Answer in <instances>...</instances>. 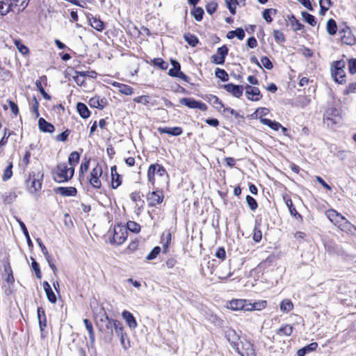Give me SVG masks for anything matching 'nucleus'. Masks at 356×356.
Here are the masks:
<instances>
[{"label":"nucleus","instance_id":"1","mask_svg":"<svg viewBox=\"0 0 356 356\" xmlns=\"http://www.w3.org/2000/svg\"><path fill=\"white\" fill-rule=\"evenodd\" d=\"M327 218L341 230L349 232L354 227L343 216L334 209H329L325 212Z\"/></svg>","mask_w":356,"mask_h":356},{"label":"nucleus","instance_id":"2","mask_svg":"<svg viewBox=\"0 0 356 356\" xmlns=\"http://www.w3.org/2000/svg\"><path fill=\"white\" fill-rule=\"evenodd\" d=\"M117 320L110 318L107 316L105 312L101 315L99 319L97 321V325L100 332L105 333V337L108 340L111 341L113 337V323Z\"/></svg>","mask_w":356,"mask_h":356},{"label":"nucleus","instance_id":"3","mask_svg":"<svg viewBox=\"0 0 356 356\" xmlns=\"http://www.w3.org/2000/svg\"><path fill=\"white\" fill-rule=\"evenodd\" d=\"M74 173V168L67 167L66 163H59L57 165L53 174L54 180L58 183H64L70 180Z\"/></svg>","mask_w":356,"mask_h":356},{"label":"nucleus","instance_id":"4","mask_svg":"<svg viewBox=\"0 0 356 356\" xmlns=\"http://www.w3.org/2000/svg\"><path fill=\"white\" fill-rule=\"evenodd\" d=\"M346 62L343 60L333 62L331 66V74L334 81L340 84L346 83Z\"/></svg>","mask_w":356,"mask_h":356},{"label":"nucleus","instance_id":"5","mask_svg":"<svg viewBox=\"0 0 356 356\" xmlns=\"http://www.w3.org/2000/svg\"><path fill=\"white\" fill-rule=\"evenodd\" d=\"M235 349L241 356H256L253 344L246 339L241 340Z\"/></svg>","mask_w":356,"mask_h":356},{"label":"nucleus","instance_id":"6","mask_svg":"<svg viewBox=\"0 0 356 356\" xmlns=\"http://www.w3.org/2000/svg\"><path fill=\"white\" fill-rule=\"evenodd\" d=\"M155 175L163 177L167 175V172L162 165L158 163L150 165L147 170V178L149 182L151 183L152 186H154L155 183Z\"/></svg>","mask_w":356,"mask_h":356},{"label":"nucleus","instance_id":"7","mask_svg":"<svg viewBox=\"0 0 356 356\" xmlns=\"http://www.w3.org/2000/svg\"><path fill=\"white\" fill-rule=\"evenodd\" d=\"M127 238V228L124 226L116 225L113 229V240L111 243H115L119 245L122 244Z\"/></svg>","mask_w":356,"mask_h":356},{"label":"nucleus","instance_id":"8","mask_svg":"<svg viewBox=\"0 0 356 356\" xmlns=\"http://www.w3.org/2000/svg\"><path fill=\"white\" fill-rule=\"evenodd\" d=\"M102 175V168L100 165L97 164L96 166L92 168L90 172V177L89 179L90 184L92 185L93 188H100L102 186V183L99 179L100 177Z\"/></svg>","mask_w":356,"mask_h":356},{"label":"nucleus","instance_id":"9","mask_svg":"<svg viewBox=\"0 0 356 356\" xmlns=\"http://www.w3.org/2000/svg\"><path fill=\"white\" fill-rule=\"evenodd\" d=\"M179 103L190 108H198L201 111H206L207 106L200 101H197L193 98L184 97L179 99Z\"/></svg>","mask_w":356,"mask_h":356},{"label":"nucleus","instance_id":"10","mask_svg":"<svg viewBox=\"0 0 356 356\" xmlns=\"http://www.w3.org/2000/svg\"><path fill=\"white\" fill-rule=\"evenodd\" d=\"M227 54L228 48L225 45L218 48L217 53L211 58V62L217 65H222Z\"/></svg>","mask_w":356,"mask_h":356},{"label":"nucleus","instance_id":"11","mask_svg":"<svg viewBox=\"0 0 356 356\" xmlns=\"http://www.w3.org/2000/svg\"><path fill=\"white\" fill-rule=\"evenodd\" d=\"M149 206L154 207L161 204L163 200V194L161 191H152L147 197Z\"/></svg>","mask_w":356,"mask_h":356},{"label":"nucleus","instance_id":"12","mask_svg":"<svg viewBox=\"0 0 356 356\" xmlns=\"http://www.w3.org/2000/svg\"><path fill=\"white\" fill-rule=\"evenodd\" d=\"M245 89L247 98L249 100L259 101L261 99L262 95L259 88L247 85L245 86Z\"/></svg>","mask_w":356,"mask_h":356},{"label":"nucleus","instance_id":"13","mask_svg":"<svg viewBox=\"0 0 356 356\" xmlns=\"http://www.w3.org/2000/svg\"><path fill=\"white\" fill-rule=\"evenodd\" d=\"M339 33H343V35L341 36V40L343 44L348 45H353L356 43V38L352 34L350 29L348 26H346V28L340 30Z\"/></svg>","mask_w":356,"mask_h":356},{"label":"nucleus","instance_id":"14","mask_svg":"<svg viewBox=\"0 0 356 356\" xmlns=\"http://www.w3.org/2000/svg\"><path fill=\"white\" fill-rule=\"evenodd\" d=\"M42 177V174L38 173L37 175L30 174L29 179L31 181L30 190L31 193H36L41 189Z\"/></svg>","mask_w":356,"mask_h":356},{"label":"nucleus","instance_id":"15","mask_svg":"<svg viewBox=\"0 0 356 356\" xmlns=\"http://www.w3.org/2000/svg\"><path fill=\"white\" fill-rule=\"evenodd\" d=\"M248 302L246 300L243 299L232 300L229 302L227 308L234 311H247Z\"/></svg>","mask_w":356,"mask_h":356},{"label":"nucleus","instance_id":"16","mask_svg":"<svg viewBox=\"0 0 356 356\" xmlns=\"http://www.w3.org/2000/svg\"><path fill=\"white\" fill-rule=\"evenodd\" d=\"M227 92L231 93L234 97L239 98L242 96L243 87L239 85L228 83L223 86Z\"/></svg>","mask_w":356,"mask_h":356},{"label":"nucleus","instance_id":"17","mask_svg":"<svg viewBox=\"0 0 356 356\" xmlns=\"http://www.w3.org/2000/svg\"><path fill=\"white\" fill-rule=\"evenodd\" d=\"M56 193L60 194L64 197H73L77 193L76 188L72 186L63 187L60 186L54 189Z\"/></svg>","mask_w":356,"mask_h":356},{"label":"nucleus","instance_id":"18","mask_svg":"<svg viewBox=\"0 0 356 356\" xmlns=\"http://www.w3.org/2000/svg\"><path fill=\"white\" fill-rule=\"evenodd\" d=\"M225 337L234 348H236L239 344L238 342L239 337L234 330H227L225 332Z\"/></svg>","mask_w":356,"mask_h":356},{"label":"nucleus","instance_id":"19","mask_svg":"<svg viewBox=\"0 0 356 356\" xmlns=\"http://www.w3.org/2000/svg\"><path fill=\"white\" fill-rule=\"evenodd\" d=\"M122 316L131 329H135L138 326L136 318L131 312L124 310L122 313Z\"/></svg>","mask_w":356,"mask_h":356},{"label":"nucleus","instance_id":"20","mask_svg":"<svg viewBox=\"0 0 356 356\" xmlns=\"http://www.w3.org/2000/svg\"><path fill=\"white\" fill-rule=\"evenodd\" d=\"M157 131L160 134H167L171 136H177L182 134V129L179 127H159Z\"/></svg>","mask_w":356,"mask_h":356},{"label":"nucleus","instance_id":"21","mask_svg":"<svg viewBox=\"0 0 356 356\" xmlns=\"http://www.w3.org/2000/svg\"><path fill=\"white\" fill-rule=\"evenodd\" d=\"M43 289L45 291L48 300L51 303H56L57 300L56 296L48 282L44 281L43 282Z\"/></svg>","mask_w":356,"mask_h":356},{"label":"nucleus","instance_id":"22","mask_svg":"<svg viewBox=\"0 0 356 356\" xmlns=\"http://www.w3.org/2000/svg\"><path fill=\"white\" fill-rule=\"evenodd\" d=\"M38 126L40 131L43 132L52 133L54 131V127L52 124L40 118L38 120Z\"/></svg>","mask_w":356,"mask_h":356},{"label":"nucleus","instance_id":"23","mask_svg":"<svg viewBox=\"0 0 356 356\" xmlns=\"http://www.w3.org/2000/svg\"><path fill=\"white\" fill-rule=\"evenodd\" d=\"M267 306V302L266 300H259L254 303L248 302L247 311H261Z\"/></svg>","mask_w":356,"mask_h":356},{"label":"nucleus","instance_id":"24","mask_svg":"<svg viewBox=\"0 0 356 356\" xmlns=\"http://www.w3.org/2000/svg\"><path fill=\"white\" fill-rule=\"evenodd\" d=\"M207 101L217 110L220 111L224 108V104L222 101L216 95H209L207 96Z\"/></svg>","mask_w":356,"mask_h":356},{"label":"nucleus","instance_id":"25","mask_svg":"<svg viewBox=\"0 0 356 356\" xmlns=\"http://www.w3.org/2000/svg\"><path fill=\"white\" fill-rule=\"evenodd\" d=\"M89 104L92 107L102 109L105 107L106 102L104 99H100L99 97L96 96L90 99Z\"/></svg>","mask_w":356,"mask_h":356},{"label":"nucleus","instance_id":"26","mask_svg":"<svg viewBox=\"0 0 356 356\" xmlns=\"http://www.w3.org/2000/svg\"><path fill=\"white\" fill-rule=\"evenodd\" d=\"M76 109L82 118L86 119L90 117V112L85 104L79 102L76 104Z\"/></svg>","mask_w":356,"mask_h":356},{"label":"nucleus","instance_id":"27","mask_svg":"<svg viewBox=\"0 0 356 356\" xmlns=\"http://www.w3.org/2000/svg\"><path fill=\"white\" fill-rule=\"evenodd\" d=\"M38 318L40 330L43 331L44 328L47 326V320L44 311L42 307L38 308Z\"/></svg>","mask_w":356,"mask_h":356},{"label":"nucleus","instance_id":"28","mask_svg":"<svg viewBox=\"0 0 356 356\" xmlns=\"http://www.w3.org/2000/svg\"><path fill=\"white\" fill-rule=\"evenodd\" d=\"M237 37L238 40H242L245 38V32L242 28H238L234 31H229L227 34L228 39H232Z\"/></svg>","mask_w":356,"mask_h":356},{"label":"nucleus","instance_id":"29","mask_svg":"<svg viewBox=\"0 0 356 356\" xmlns=\"http://www.w3.org/2000/svg\"><path fill=\"white\" fill-rule=\"evenodd\" d=\"M113 86L118 87L119 89V91L121 93L124 94L126 95H130L133 93V88L131 87H130L129 86H127V85H125L123 83H118V82H114L113 83Z\"/></svg>","mask_w":356,"mask_h":356},{"label":"nucleus","instance_id":"30","mask_svg":"<svg viewBox=\"0 0 356 356\" xmlns=\"http://www.w3.org/2000/svg\"><path fill=\"white\" fill-rule=\"evenodd\" d=\"M260 121L262 124L268 126L270 128L275 131H277L282 127V124L277 122L272 121L267 118H260Z\"/></svg>","mask_w":356,"mask_h":356},{"label":"nucleus","instance_id":"31","mask_svg":"<svg viewBox=\"0 0 356 356\" xmlns=\"http://www.w3.org/2000/svg\"><path fill=\"white\" fill-rule=\"evenodd\" d=\"M89 22L91 26L97 31H102L104 28L103 22L97 17L90 18Z\"/></svg>","mask_w":356,"mask_h":356},{"label":"nucleus","instance_id":"32","mask_svg":"<svg viewBox=\"0 0 356 356\" xmlns=\"http://www.w3.org/2000/svg\"><path fill=\"white\" fill-rule=\"evenodd\" d=\"M293 304L289 299H285V300H282L280 303V310L282 312L288 313L290 311H291L293 309Z\"/></svg>","mask_w":356,"mask_h":356},{"label":"nucleus","instance_id":"33","mask_svg":"<svg viewBox=\"0 0 356 356\" xmlns=\"http://www.w3.org/2000/svg\"><path fill=\"white\" fill-rule=\"evenodd\" d=\"M171 63L173 67L169 70L168 74L172 77H177L181 69L180 64L174 60H171Z\"/></svg>","mask_w":356,"mask_h":356},{"label":"nucleus","instance_id":"34","mask_svg":"<svg viewBox=\"0 0 356 356\" xmlns=\"http://www.w3.org/2000/svg\"><path fill=\"white\" fill-rule=\"evenodd\" d=\"M326 29L327 32L331 35H334L337 33V26L336 22L333 19H330L327 22Z\"/></svg>","mask_w":356,"mask_h":356},{"label":"nucleus","instance_id":"35","mask_svg":"<svg viewBox=\"0 0 356 356\" xmlns=\"http://www.w3.org/2000/svg\"><path fill=\"white\" fill-rule=\"evenodd\" d=\"M184 38L185 41L191 47H195L199 42L197 38L190 33H185Z\"/></svg>","mask_w":356,"mask_h":356},{"label":"nucleus","instance_id":"36","mask_svg":"<svg viewBox=\"0 0 356 356\" xmlns=\"http://www.w3.org/2000/svg\"><path fill=\"white\" fill-rule=\"evenodd\" d=\"M83 323L88 332L90 340L92 342H94L95 338L92 323L88 319L86 318L83 320Z\"/></svg>","mask_w":356,"mask_h":356},{"label":"nucleus","instance_id":"37","mask_svg":"<svg viewBox=\"0 0 356 356\" xmlns=\"http://www.w3.org/2000/svg\"><path fill=\"white\" fill-rule=\"evenodd\" d=\"M293 330V327L289 324L282 325L277 331V334L280 335L290 336Z\"/></svg>","mask_w":356,"mask_h":356},{"label":"nucleus","instance_id":"38","mask_svg":"<svg viewBox=\"0 0 356 356\" xmlns=\"http://www.w3.org/2000/svg\"><path fill=\"white\" fill-rule=\"evenodd\" d=\"M80 154L77 152H72L68 157L70 167L74 168L79 161Z\"/></svg>","mask_w":356,"mask_h":356},{"label":"nucleus","instance_id":"39","mask_svg":"<svg viewBox=\"0 0 356 356\" xmlns=\"http://www.w3.org/2000/svg\"><path fill=\"white\" fill-rule=\"evenodd\" d=\"M277 14V10L273 8H268L265 9L262 13V16L264 19L268 22L270 23L273 21V19L271 17V15H276Z\"/></svg>","mask_w":356,"mask_h":356},{"label":"nucleus","instance_id":"40","mask_svg":"<svg viewBox=\"0 0 356 356\" xmlns=\"http://www.w3.org/2000/svg\"><path fill=\"white\" fill-rule=\"evenodd\" d=\"M113 331L115 332L117 337H119L122 335L126 334V332H124V327L120 321L117 320L116 322L113 323Z\"/></svg>","mask_w":356,"mask_h":356},{"label":"nucleus","instance_id":"41","mask_svg":"<svg viewBox=\"0 0 356 356\" xmlns=\"http://www.w3.org/2000/svg\"><path fill=\"white\" fill-rule=\"evenodd\" d=\"M191 14L196 21L200 22L203 17L204 10L201 7H194Z\"/></svg>","mask_w":356,"mask_h":356},{"label":"nucleus","instance_id":"42","mask_svg":"<svg viewBox=\"0 0 356 356\" xmlns=\"http://www.w3.org/2000/svg\"><path fill=\"white\" fill-rule=\"evenodd\" d=\"M301 14L305 22L313 26L316 24V21L314 16L305 11L302 12Z\"/></svg>","mask_w":356,"mask_h":356},{"label":"nucleus","instance_id":"43","mask_svg":"<svg viewBox=\"0 0 356 356\" xmlns=\"http://www.w3.org/2000/svg\"><path fill=\"white\" fill-rule=\"evenodd\" d=\"M126 228L127 230L129 229L130 232L134 233H138L140 230V225L131 220L127 222Z\"/></svg>","mask_w":356,"mask_h":356},{"label":"nucleus","instance_id":"44","mask_svg":"<svg viewBox=\"0 0 356 356\" xmlns=\"http://www.w3.org/2000/svg\"><path fill=\"white\" fill-rule=\"evenodd\" d=\"M262 238V232L260 229V225L257 223L254 228L253 240L255 242H259Z\"/></svg>","mask_w":356,"mask_h":356},{"label":"nucleus","instance_id":"45","mask_svg":"<svg viewBox=\"0 0 356 356\" xmlns=\"http://www.w3.org/2000/svg\"><path fill=\"white\" fill-rule=\"evenodd\" d=\"M13 167V165L12 162H10L8 163V166L5 168V170L3 171V175L2 177V179L3 181L8 180L13 176V171H12Z\"/></svg>","mask_w":356,"mask_h":356},{"label":"nucleus","instance_id":"46","mask_svg":"<svg viewBox=\"0 0 356 356\" xmlns=\"http://www.w3.org/2000/svg\"><path fill=\"white\" fill-rule=\"evenodd\" d=\"M11 8V3L8 0H0V12L7 13Z\"/></svg>","mask_w":356,"mask_h":356},{"label":"nucleus","instance_id":"47","mask_svg":"<svg viewBox=\"0 0 356 356\" xmlns=\"http://www.w3.org/2000/svg\"><path fill=\"white\" fill-rule=\"evenodd\" d=\"M215 75L223 81H227L229 79L228 74L222 69L216 68Z\"/></svg>","mask_w":356,"mask_h":356},{"label":"nucleus","instance_id":"48","mask_svg":"<svg viewBox=\"0 0 356 356\" xmlns=\"http://www.w3.org/2000/svg\"><path fill=\"white\" fill-rule=\"evenodd\" d=\"M290 23L295 31H300L304 27V26L301 23H300L299 21L294 16H292L290 18Z\"/></svg>","mask_w":356,"mask_h":356},{"label":"nucleus","instance_id":"49","mask_svg":"<svg viewBox=\"0 0 356 356\" xmlns=\"http://www.w3.org/2000/svg\"><path fill=\"white\" fill-rule=\"evenodd\" d=\"M15 44L17 48L18 51L23 55H26L29 53V49L24 44L22 43L19 40H15Z\"/></svg>","mask_w":356,"mask_h":356},{"label":"nucleus","instance_id":"50","mask_svg":"<svg viewBox=\"0 0 356 356\" xmlns=\"http://www.w3.org/2000/svg\"><path fill=\"white\" fill-rule=\"evenodd\" d=\"M245 200L248 204L249 208L252 211H254L257 209L258 204L254 198H253L252 196L248 195L245 197Z\"/></svg>","mask_w":356,"mask_h":356},{"label":"nucleus","instance_id":"51","mask_svg":"<svg viewBox=\"0 0 356 356\" xmlns=\"http://www.w3.org/2000/svg\"><path fill=\"white\" fill-rule=\"evenodd\" d=\"M35 86H36L38 90H39V92L41 93V95L45 99L49 100L51 99V96L45 92V90H44V88L42 86V83L40 80H37L35 81Z\"/></svg>","mask_w":356,"mask_h":356},{"label":"nucleus","instance_id":"52","mask_svg":"<svg viewBox=\"0 0 356 356\" xmlns=\"http://www.w3.org/2000/svg\"><path fill=\"white\" fill-rule=\"evenodd\" d=\"M160 252H161L160 247H159V246L154 247L152 250V251L147 255L146 259L149 260V261L154 259L159 255Z\"/></svg>","mask_w":356,"mask_h":356},{"label":"nucleus","instance_id":"53","mask_svg":"<svg viewBox=\"0 0 356 356\" xmlns=\"http://www.w3.org/2000/svg\"><path fill=\"white\" fill-rule=\"evenodd\" d=\"M117 175H118V174L117 173L116 166L114 165L111 168V176H112L111 185H112L113 188H116L121 184V181H114V177H115V176H117Z\"/></svg>","mask_w":356,"mask_h":356},{"label":"nucleus","instance_id":"54","mask_svg":"<svg viewBox=\"0 0 356 356\" xmlns=\"http://www.w3.org/2000/svg\"><path fill=\"white\" fill-rule=\"evenodd\" d=\"M161 240L163 242V248L166 249L168 245L171 242V233L168 231L166 233H163L161 236Z\"/></svg>","mask_w":356,"mask_h":356},{"label":"nucleus","instance_id":"55","mask_svg":"<svg viewBox=\"0 0 356 356\" xmlns=\"http://www.w3.org/2000/svg\"><path fill=\"white\" fill-rule=\"evenodd\" d=\"M18 222L19 223V226H20V227H21V229H22L24 236H26L28 245L29 246L32 245L33 244H32L31 240L29 234V232H28V230H27V229L26 227L25 224L23 222L20 221V220H18Z\"/></svg>","mask_w":356,"mask_h":356},{"label":"nucleus","instance_id":"56","mask_svg":"<svg viewBox=\"0 0 356 356\" xmlns=\"http://www.w3.org/2000/svg\"><path fill=\"white\" fill-rule=\"evenodd\" d=\"M273 36H274L275 40L277 43L283 42L285 40L284 33L279 30L273 31Z\"/></svg>","mask_w":356,"mask_h":356},{"label":"nucleus","instance_id":"57","mask_svg":"<svg viewBox=\"0 0 356 356\" xmlns=\"http://www.w3.org/2000/svg\"><path fill=\"white\" fill-rule=\"evenodd\" d=\"M261 66L265 67L267 70H271L273 67L272 62L267 56H263L261 58Z\"/></svg>","mask_w":356,"mask_h":356},{"label":"nucleus","instance_id":"58","mask_svg":"<svg viewBox=\"0 0 356 356\" xmlns=\"http://www.w3.org/2000/svg\"><path fill=\"white\" fill-rule=\"evenodd\" d=\"M11 3V7L20 6L24 8L29 3V0H8Z\"/></svg>","mask_w":356,"mask_h":356},{"label":"nucleus","instance_id":"59","mask_svg":"<svg viewBox=\"0 0 356 356\" xmlns=\"http://www.w3.org/2000/svg\"><path fill=\"white\" fill-rule=\"evenodd\" d=\"M32 259V262H31L32 268L35 271L37 278L40 279L42 277V274H41L39 264L36 262V261L34 259Z\"/></svg>","mask_w":356,"mask_h":356},{"label":"nucleus","instance_id":"60","mask_svg":"<svg viewBox=\"0 0 356 356\" xmlns=\"http://www.w3.org/2000/svg\"><path fill=\"white\" fill-rule=\"evenodd\" d=\"M33 102L31 111L35 114V118H38L40 115L38 111L39 103L35 97L33 99Z\"/></svg>","mask_w":356,"mask_h":356},{"label":"nucleus","instance_id":"61","mask_svg":"<svg viewBox=\"0 0 356 356\" xmlns=\"http://www.w3.org/2000/svg\"><path fill=\"white\" fill-rule=\"evenodd\" d=\"M119 338L120 339V343L122 347L124 350H127L129 348L130 344L127 334L119 337Z\"/></svg>","mask_w":356,"mask_h":356},{"label":"nucleus","instance_id":"62","mask_svg":"<svg viewBox=\"0 0 356 356\" xmlns=\"http://www.w3.org/2000/svg\"><path fill=\"white\" fill-rule=\"evenodd\" d=\"M225 2L227 3V8L229 10L230 13L232 15H235L236 13V1L234 0H225Z\"/></svg>","mask_w":356,"mask_h":356},{"label":"nucleus","instance_id":"63","mask_svg":"<svg viewBox=\"0 0 356 356\" xmlns=\"http://www.w3.org/2000/svg\"><path fill=\"white\" fill-rule=\"evenodd\" d=\"M356 92V82L355 83H350L347 86L346 89L343 91V94L345 95H348L350 93H355Z\"/></svg>","mask_w":356,"mask_h":356},{"label":"nucleus","instance_id":"64","mask_svg":"<svg viewBox=\"0 0 356 356\" xmlns=\"http://www.w3.org/2000/svg\"><path fill=\"white\" fill-rule=\"evenodd\" d=\"M349 72L352 74H356V58L350 59L348 61Z\"/></svg>","mask_w":356,"mask_h":356}]
</instances>
